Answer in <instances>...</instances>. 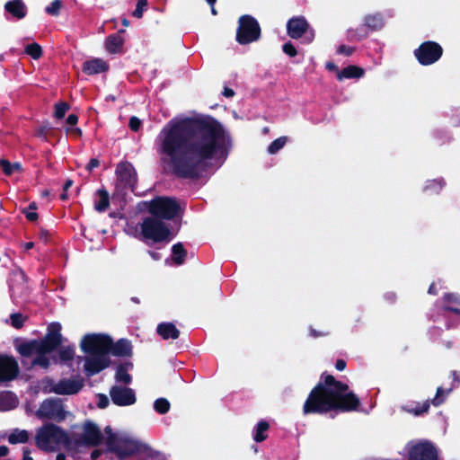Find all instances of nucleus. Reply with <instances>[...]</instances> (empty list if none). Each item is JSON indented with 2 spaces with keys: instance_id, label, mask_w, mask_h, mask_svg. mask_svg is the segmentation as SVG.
<instances>
[{
  "instance_id": "nucleus-1",
  "label": "nucleus",
  "mask_w": 460,
  "mask_h": 460,
  "mask_svg": "<svg viewBox=\"0 0 460 460\" xmlns=\"http://www.w3.org/2000/svg\"><path fill=\"white\" fill-rule=\"evenodd\" d=\"M228 137L212 118L170 121L157 137V151L162 163L183 178L199 177L208 161L222 154Z\"/></svg>"
},
{
  "instance_id": "nucleus-2",
  "label": "nucleus",
  "mask_w": 460,
  "mask_h": 460,
  "mask_svg": "<svg viewBox=\"0 0 460 460\" xmlns=\"http://www.w3.org/2000/svg\"><path fill=\"white\" fill-rule=\"evenodd\" d=\"M359 403L358 396L349 391L346 384L328 375L310 393L303 411L305 414L324 413L332 410L352 411L358 410Z\"/></svg>"
},
{
  "instance_id": "nucleus-3",
  "label": "nucleus",
  "mask_w": 460,
  "mask_h": 460,
  "mask_svg": "<svg viewBox=\"0 0 460 460\" xmlns=\"http://www.w3.org/2000/svg\"><path fill=\"white\" fill-rule=\"evenodd\" d=\"M80 348L85 354L84 371L87 376H93L109 367V354L128 356L131 344L127 340H119L115 344L111 338L103 334H86L80 342Z\"/></svg>"
},
{
  "instance_id": "nucleus-4",
  "label": "nucleus",
  "mask_w": 460,
  "mask_h": 460,
  "mask_svg": "<svg viewBox=\"0 0 460 460\" xmlns=\"http://www.w3.org/2000/svg\"><path fill=\"white\" fill-rule=\"evenodd\" d=\"M61 341V325L58 323H52L49 325L48 332L42 340L22 343L18 347V351L23 357L32 358V366L47 368L49 366L48 354L53 351Z\"/></svg>"
},
{
  "instance_id": "nucleus-5",
  "label": "nucleus",
  "mask_w": 460,
  "mask_h": 460,
  "mask_svg": "<svg viewBox=\"0 0 460 460\" xmlns=\"http://www.w3.org/2000/svg\"><path fill=\"white\" fill-rule=\"evenodd\" d=\"M106 445L108 448L116 453L119 457H127L132 455L141 456L145 458L165 460L164 455L154 451L146 444L127 433H112L110 427H106Z\"/></svg>"
},
{
  "instance_id": "nucleus-6",
  "label": "nucleus",
  "mask_w": 460,
  "mask_h": 460,
  "mask_svg": "<svg viewBox=\"0 0 460 460\" xmlns=\"http://www.w3.org/2000/svg\"><path fill=\"white\" fill-rule=\"evenodd\" d=\"M69 441V434L52 423L39 428L35 435L37 447L48 452L58 451L61 448L70 449Z\"/></svg>"
},
{
  "instance_id": "nucleus-7",
  "label": "nucleus",
  "mask_w": 460,
  "mask_h": 460,
  "mask_svg": "<svg viewBox=\"0 0 460 460\" xmlns=\"http://www.w3.org/2000/svg\"><path fill=\"white\" fill-rule=\"evenodd\" d=\"M69 434L70 449L80 447H96L102 441L101 429L92 420L72 426Z\"/></svg>"
},
{
  "instance_id": "nucleus-8",
  "label": "nucleus",
  "mask_w": 460,
  "mask_h": 460,
  "mask_svg": "<svg viewBox=\"0 0 460 460\" xmlns=\"http://www.w3.org/2000/svg\"><path fill=\"white\" fill-rule=\"evenodd\" d=\"M142 240L160 243L169 240L171 234L167 225L155 217H147L140 225Z\"/></svg>"
},
{
  "instance_id": "nucleus-9",
  "label": "nucleus",
  "mask_w": 460,
  "mask_h": 460,
  "mask_svg": "<svg viewBox=\"0 0 460 460\" xmlns=\"http://www.w3.org/2000/svg\"><path fill=\"white\" fill-rule=\"evenodd\" d=\"M84 387V379L80 376L63 378L60 380L47 379L44 381L43 389L47 393L61 395H72L77 394Z\"/></svg>"
},
{
  "instance_id": "nucleus-10",
  "label": "nucleus",
  "mask_w": 460,
  "mask_h": 460,
  "mask_svg": "<svg viewBox=\"0 0 460 460\" xmlns=\"http://www.w3.org/2000/svg\"><path fill=\"white\" fill-rule=\"evenodd\" d=\"M181 209L178 202L169 197H157L148 203V211L157 217L172 219Z\"/></svg>"
},
{
  "instance_id": "nucleus-11",
  "label": "nucleus",
  "mask_w": 460,
  "mask_h": 460,
  "mask_svg": "<svg viewBox=\"0 0 460 460\" xmlns=\"http://www.w3.org/2000/svg\"><path fill=\"white\" fill-rule=\"evenodd\" d=\"M261 35V29L257 21L250 15L239 18V26L236 40L240 44H248L257 40Z\"/></svg>"
},
{
  "instance_id": "nucleus-12",
  "label": "nucleus",
  "mask_w": 460,
  "mask_h": 460,
  "mask_svg": "<svg viewBox=\"0 0 460 460\" xmlns=\"http://www.w3.org/2000/svg\"><path fill=\"white\" fill-rule=\"evenodd\" d=\"M68 412L64 409L63 403L59 399L49 398L41 402L36 411L40 419H48L57 421L64 420Z\"/></svg>"
},
{
  "instance_id": "nucleus-13",
  "label": "nucleus",
  "mask_w": 460,
  "mask_h": 460,
  "mask_svg": "<svg viewBox=\"0 0 460 460\" xmlns=\"http://www.w3.org/2000/svg\"><path fill=\"white\" fill-rule=\"evenodd\" d=\"M442 52L440 45L433 41H427L415 49L414 54L421 65L429 66L438 61Z\"/></svg>"
},
{
  "instance_id": "nucleus-14",
  "label": "nucleus",
  "mask_w": 460,
  "mask_h": 460,
  "mask_svg": "<svg viewBox=\"0 0 460 460\" xmlns=\"http://www.w3.org/2000/svg\"><path fill=\"white\" fill-rule=\"evenodd\" d=\"M407 447L409 460H438L436 447L428 441L411 442L408 444Z\"/></svg>"
},
{
  "instance_id": "nucleus-15",
  "label": "nucleus",
  "mask_w": 460,
  "mask_h": 460,
  "mask_svg": "<svg viewBox=\"0 0 460 460\" xmlns=\"http://www.w3.org/2000/svg\"><path fill=\"white\" fill-rule=\"evenodd\" d=\"M20 372L17 360L11 355L0 353V383L14 380Z\"/></svg>"
},
{
  "instance_id": "nucleus-16",
  "label": "nucleus",
  "mask_w": 460,
  "mask_h": 460,
  "mask_svg": "<svg viewBox=\"0 0 460 460\" xmlns=\"http://www.w3.org/2000/svg\"><path fill=\"white\" fill-rule=\"evenodd\" d=\"M118 176L117 188L130 189L134 190L137 184V172L132 164L122 163L116 170Z\"/></svg>"
},
{
  "instance_id": "nucleus-17",
  "label": "nucleus",
  "mask_w": 460,
  "mask_h": 460,
  "mask_svg": "<svg viewBox=\"0 0 460 460\" xmlns=\"http://www.w3.org/2000/svg\"><path fill=\"white\" fill-rule=\"evenodd\" d=\"M112 402L119 406L132 405L136 402V395L132 389L115 385L110 391Z\"/></svg>"
},
{
  "instance_id": "nucleus-18",
  "label": "nucleus",
  "mask_w": 460,
  "mask_h": 460,
  "mask_svg": "<svg viewBox=\"0 0 460 460\" xmlns=\"http://www.w3.org/2000/svg\"><path fill=\"white\" fill-rule=\"evenodd\" d=\"M309 26L304 17H294L288 22V34L293 39H298L307 32Z\"/></svg>"
},
{
  "instance_id": "nucleus-19",
  "label": "nucleus",
  "mask_w": 460,
  "mask_h": 460,
  "mask_svg": "<svg viewBox=\"0 0 460 460\" xmlns=\"http://www.w3.org/2000/svg\"><path fill=\"white\" fill-rule=\"evenodd\" d=\"M19 404L17 395L11 391L0 392V411H8L15 409Z\"/></svg>"
},
{
  "instance_id": "nucleus-20",
  "label": "nucleus",
  "mask_w": 460,
  "mask_h": 460,
  "mask_svg": "<svg viewBox=\"0 0 460 460\" xmlns=\"http://www.w3.org/2000/svg\"><path fill=\"white\" fill-rule=\"evenodd\" d=\"M4 9L17 19H22L26 15V6L22 0L8 1Z\"/></svg>"
},
{
  "instance_id": "nucleus-21",
  "label": "nucleus",
  "mask_w": 460,
  "mask_h": 460,
  "mask_svg": "<svg viewBox=\"0 0 460 460\" xmlns=\"http://www.w3.org/2000/svg\"><path fill=\"white\" fill-rule=\"evenodd\" d=\"M107 64L100 58L88 60L83 65V71L87 75H94L107 70Z\"/></svg>"
},
{
  "instance_id": "nucleus-22",
  "label": "nucleus",
  "mask_w": 460,
  "mask_h": 460,
  "mask_svg": "<svg viewBox=\"0 0 460 460\" xmlns=\"http://www.w3.org/2000/svg\"><path fill=\"white\" fill-rule=\"evenodd\" d=\"M157 332L164 340H168V339L175 340L180 335V332L171 323H160L157 327Z\"/></svg>"
},
{
  "instance_id": "nucleus-23",
  "label": "nucleus",
  "mask_w": 460,
  "mask_h": 460,
  "mask_svg": "<svg viewBox=\"0 0 460 460\" xmlns=\"http://www.w3.org/2000/svg\"><path fill=\"white\" fill-rule=\"evenodd\" d=\"M30 433L26 429H14L8 436L10 444L26 443L29 440Z\"/></svg>"
},
{
  "instance_id": "nucleus-24",
  "label": "nucleus",
  "mask_w": 460,
  "mask_h": 460,
  "mask_svg": "<svg viewBox=\"0 0 460 460\" xmlns=\"http://www.w3.org/2000/svg\"><path fill=\"white\" fill-rule=\"evenodd\" d=\"M123 45V39L118 34L111 35L106 40V49L110 53H118Z\"/></svg>"
},
{
  "instance_id": "nucleus-25",
  "label": "nucleus",
  "mask_w": 460,
  "mask_h": 460,
  "mask_svg": "<svg viewBox=\"0 0 460 460\" xmlns=\"http://www.w3.org/2000/svg\"><path fill=\"white\" fill-rule=\"evenodd\" d=\"M75 346L61 347L58 350V358L60 363L69 365L75 358Z\"/></svg>"
},
{
  "instance_id": "nucleus-26",
  "label": "nucleus",
  "mask_w": 460,
  "mask_h": 460,
  "mask_svg": "<svg viewBox=\"0 0 460 460\" xmlns=\"http://www.w3.org/2000/svg\"><path fill=\"white\" fill-rule=\"evenodd\" d=\"M269 423L265 420H261L258 422L254 429L253 439L256 442H261L267 438V431L269 429Z\"/></svg>"
},
{
  "instance_id": "nucleus-27",
  "label": "nucleus",
  "mask_w": 460,
  "mask_h": 460,
  "mask_svg": "<svg viewBox=\"0 0 460 460\" xmlns=\"http://www.w3.org/2000/svg\"><path fill=\"white\" fill-rule=\"evenodd\" d=\"M364 71L355 66H349L348 67H345L339 75V79L343 78H359L363 75Z\"/></svg>"
},
{
  "instance_id": "nucleus-28",
  "label": "nucleus",
  "mask_w": 460,
  "mask_h": 460,
  "mask_svg": "<svg viewBox=\"0 0 460 460\" xmlns=\"http://www.w3.org/2000/svg\"><path fill=\"white\" fill-rule=\"evenodd\" d=\"M97 196L99 199L95 202L94 208L98 212H103L109 207V194L105 190H99Z\"/></svg>"
},
{
  "instance_id": "nucleus-29",
  "label": "nucleus",
  "mask_w": 460,
  "mask_h": 460,
  "mask_svg": "<svg viewBox=\"0 0 460 460\" xmlns=\"http://www.w3.org/2000/svg\"><path fill=\"white\" fill-rule=\"evenodd\" d=\"M172 261L177 264L180 265L183 263L185 256H186V251L183 248L181 243H176L172 248Z\"/></svg>"
},
{
  "instance_id": "nucleus-30",
  "label": "nucleus",
  "mask_w": 460,
  "mask_h": 460,
  "mask_svg": "<svg viewBox=\"0 0 460 460\" xmlns=\"http://www.w3.org/2000/svg\"><path fill=\"white\" fill-rule=\"evenodd\" d=\"M365 23L367 27L376 30L383 26V18L379 13L369 14L365 18Z\"/></svg>"
},
{
  "instance_id": "nucleus-31",
  "label": "nucleus",
  "mask_w": 460,
  "mask_h": 460,
  "mask_svg": "<svg viewBox=\"0 0 460 460\" xmlns=\"http://www.w3.org/2000/svg\"><path fill=\"white\" fill-rule=\"evenodd\" d=\"M445 186V181L442 179L431 180L426 182L424 186L425 191H430L431 193H438Z\"/></svg>"
},
{
  "instance_id": "nucleus-32",
  "label": "nucleus",
  "mask_w": 460,
  "mask_h": 460,
  "mask_svg": "<svg viewBox=\"0 0 460 460\" xmlns=\"http://www.w3.org/2000/svg\"><path fill=\"white\" fill-rule=\"evenodd\" d=\"M0 166L6 175H12L21 171L19 163L11 164L6 160H0Z\"/></svg>"
},
{
  "instance_id": "nucleus-33",
  "label": "nucleus",
  "mask_w": 460,
  "mask_h": 460,
  "mask_svg": "<svg viewBox=\"0 0 460 460\" xmlns=\"http://www.w3.org/2000/svg\"><path fill=\"white\" fill-rule=\"evenodd\" d=\"M452 391V389H447V390H444L443 388L441 387H438L437 389V393H436V395L435 397L433 398L432 400V404L436 407L439 406L440 404H442L446 398L448 396V394H450V392Z\"/></svg>"
},
{
  "instance_id": "nucleus-34",
  "label": "nucleus",
  "mask_w": 460,
  "mask_h": 460,
  "mask_svg": "<svg viewBox=\"0 0 460 460\" xmlns=\"http://www.w3.org/2000/svg\"><path fill=\"white\" fill-rule=\"evenodd\" d=\"M288 141L287 137H280L274 140L268 147V152L270 155H274L284 147Z\"/></svg>"
},
{
  "instance_id": "nucleus-35",
  "label": "nucleus",
  "mask_w": 460,
  "mask_h": 460,
  "mask_svg": "<svg viewBox=\"0 0 460 460\" xmlns=\"http://www.w3.org/2000/svg\"><path fill=\"white\" fill-rule=\"evenodd\" d=\"M154 408L155 411L160 414L166 413L170 409V402L164 398H159L155 400L154 403Z\"/></svg>"
},
{
  "instance_id": "nucleus-36",
  "label": "nucleus",
  "mask_w": 460,
  "mask_h": 460,
  "mask_svg": "<svg viewBox=\"0 0 460 460\" xmlns=\"http://www.w3.org/2000/svg\"><path fill=\"white\" fill-rule=\"evenodd\" d=\"M63 7L61 0H54L49 5L45 8L47 13L52 16H58Z\"/></svg>"
},
{
  "instance_id": "nucleus-37",
  "label": "nucleus",
  "mask_w": 460,
  "mask_h": 460,
  "mask_svg": "<svg viewBox=\"0 0 460 460\" xmlns=\"http://www.w3.org/2000/svg\"><path fill=\"white\" fill-rule=\"evenodd\" d=\"M25 52L29 56H31L32 58L37 59V58H40V56L42 54V49L39 44L31 43L26 47Z\"/></svg>"
},
{
  "instance_id": "nucleus-38",
  "label": "nucleus",
  "mask_w": 460,
  "mask_h": 460,
  "mask_svg": "<svg viewBox=\"0 0 460 460\" xmlns=\"http://www.w3.org/2000/svg\"><path fill=\"white\" fill-rule=\"evenodd\" d=\"M403 409L406 411L413 413L414 415L418 416V415H420V414L428 411V410L429 409V402L425 401L422 403H419L414 409H410V408H406V407H403Z\"/></svg>"
},
{
  "instance_id": "nucleus-39",
  "label": "nucleus",
  "mask_w": 460,
  "mask_h": 460,
  "mask_svg": "<svg viewBox=\"0 0 460 460\" xmlns=\"http://www.w3.org/2000/svg\"><path fill=\"white\" fill-rule=\"evenodd\" d=\"M116 380L118 382H121L124 384H129L131 381V376L127 372L126 368L124 367H118L116 371Z\"/></svg>"
},
{
  "instance_id": "nucleus-40",
  "label": "nucleus",
  "mask_w": 460,
  "mask_h": 460,
  "mask_svg": "<svg viewBox=\"0 0 460 460\" xmlns=\"http://www.w3.org/2000/svg\"><path fill=\"white\" fill-rule=\"evenodd\" d=\"M146 6H147L146 0H138L137 3L136 9L133 12V15L136 18H141L143 16L144 11L146 9Z\"/></svg>"
},
{
  "instance_id": "nucleus-41",
  "label": "nucleus",
  "mask_w": 460,
  "mask_h": 460,
  "mask_svg": "<svg viewBox=\"0 0 460 460\" xmlns=\"http://www.w3.org/2000/svg\"><path fill=\"white\" fill-rule=\"evenodd\" d=\"M68 109H69V106L66 102H61V103L56 104L55 117L58 119H62L65 116V114Z\"/></svg>"
},
{
  "instance_id": "nucleus-42",
  "label": "nucleus",
  "mask_w": 460,
  "mask_h": 460,
  "mask_svg": "<svg viewBox=\"0 0 460 460\" xmlns=\"http://www.w3.org/2000/svg\"><path fill=\"white\" fill-rule=\"evenodd\" d=\"M11 319V324L15 327V328H19L22 325V323H23V318H22V315L20 314H13L11 315L10 317Z\"/></svg>"
},
{
  "instance_id": "nucleus-43",
  "label": "nucleus",
  "mask_w": 460,
  "mask_h": 460,
  "mask_svg": "<svg viewBox=\"0 0 460 460\" xmlns=\"http://www.w3.org/2000/svg\"><path fill=\"white\" fill-rule=\"evenodd\" d=\"M444 299L446 302L460 305V295L458 294H446Z\"/></svg>"
},
{
  "instance_id": "nucleus-44",
  "label": "nucleus",
  "mask_w": 460,
  "mask_h": 460,
  "mask_svg": "<svg viewBox=\"0 0 460 460\" xmlns=\"http://www.w3.org/2000/svg\"><path fill=\"white\" fill-rule=\"evenodd\" d=\"M283 51L289 57H295L297 53L296 48L289 42L283 45Z\"/></svg>"
},
{
  "instance_id": "nucleus-45",
  "label": "nucleus",
  "mask_w": 460,
  "mask_h": 460,
  "mask_svg": "<svg viewBox=\"0 0 460 460\" xmlns=\"http://www.w3.org/2000/svg\"><path fill=\"white\" fill-rule=\"evenodd\" d=\"M141 121L137 117H132L129 120V127L133 131H137L140 128Z\"/></svg>"
},
{
  "instance_id": "nucleus-46",
  "label": "nucleus",
  "mask_w": 460,
  "mask_h": 460,
  "mask_svg": "<svg viewBox=\"0 0 460 460\" xmlns=\"http://www.w3.org/2000/svg\"><path fill=\"white\" fill-rule=\"evenodd\" d=\"M108 404H109L108 397L106 395L100 394L98 402H97L98 407L103 409V408L107 407Z\"/></svg>"
},
{
  "instance_id": "nucleus-47",
  "label": "nucleus",
  "mask_w": 460,
  "mask_h": 460,
  "mask_svg": "<svg viewBox=\"0 0 460 460\" xmlns=\"http://www.w3.org/2000/svg\"><path fill=\"white\" fill-rule=\"evenodd\" d=\"M353 49L350 47L347 46H340L338 49V53L343 54L345 56H349L352 53Z\"/></svg>"
},
{
  "instance_id": "nucleus-48",
  "label": "nucleus",
  "mask_w": 460,
  "mask_h": 460,
  "mask_svg": "<svg viewBox=\"0 0 460 460\" xmlns=\"http://www.w3.org/2000/svg\"><path fill=\"white\" fill-rule=\"evenodd\" d=\"M66 132L71 134L74 137H80L82 134L81 129L76 127L66 128Z\"/></svg>"
},
{
  "instance_id": "nucleus-49",
  "label": "nucleus",
  "mask_w": 460,
  "mask_h": 460,
  "mask_svg": "<svg viewBox=\"0 0 460 460\" xmlns=\"http://www.w3.org/2000/svg\"><path fill=\"white\" fill-rule=\"evenodd\" d=\"M77 121H78V118L75 114H70L66 119V123L68 125L72 126V128L77 123Z\"/></svg>"
},
{
  "instance_id": "nucleus-50",
  "label": "nucleus",
  "mask_w": 460,
  "mask_h": 460,
  "mask_svg": "<svg viewBox=\"0 0 460 460\" xmlns=\"http://www.w3.org/2000/svg\"><path fill=\"white\" fill-rule=\"evenodd\" d=\"M98 166H99V161L95 158H93L90 160L89 164H87L86 169L88 171H92L93 169H94Z\"/></svg>"
},
{
  "instance_id": "nucleus-51",
  "label": "nucleus",
  "mask_w": 460,
  "mask_h": 460,
  "mask_svg": "<svg viewBox=\"0 0 460 460\" xmlns=\"http://www.w3.org/2000/svg\"><path fill=\"white\" fill-rule=\"evenodd\" d=\"M24 214L30 221H35L38 218V215L34 211H24Z\"/></svg>"
},
{
  "instance_id": "nucleus-52",
  "label": "nucleus",
  "mask_w": 460,
  "mask_h": 460,
  "mask_svg": "<svg viewBox=\"0 0 460 460\" xmlns=\"http://www.w3.org/2000/svg\"><path fill=\"white\" fill-rule=\"evenodd\" d=\"M335 367H336V368H337L339 371H342V370H344V369H345V367H346V363H345V361H344V360H342V359H338V360L336 361Z\"/></svg>"
},
{
  "instance_id": "nucleus-53",
  "label": "nucleus",
  "mask_w": 460,
  "mask_h": 460,
  "mask_svg": "<svg viewBox=\"0 0 460 460\" xmlns=\"http://www.w3.org/2000/svg\"><path fill=\"white\" fill-rule=\"evenodd\" d=\"M223 94L226 97H233L234 94V92L232 89H230V88H225V90L223 92Z\"/></svg>"
},
{
  "instance_id": "nucleus-54",
  "label": "nucleus",
  "mask_w": 460,
  "mask_h": 460,
  "mask_svg": "<svg viewBox=\"0 0 460 460\" xmlns=\"http://www.w3.org/2000/svg\"><path fill=\"white\" fill-rule=\"evenodd\" d=\"M8 454V447L5 446L0 447V457L4 456Z\"/></svg>"
},
{
  "instance_id": "nucleus-55",
  "label": "nucleus",
  "mask_w": 460,
  "mask_h": 460,
  "mask_svg": "<svg viewBox=\"0 0 460 460\" xmlns=\"http://www.w3.org/2000/svg\"><path fill=\"white\" fill-rule=\"evenodd\" d=\"M14 277H15V279H16L17 280H20V279H21V280H23V281L25 280V276H24V274H23V272H22V271H19V272L15 273V274H14Z\"/></svg>"
},
{
  "instance_id": "nucleus-56",
  "label": "nucleus",
  "mask_w": 460,
  "mask_h": 460,
  "mask_svg": "<svg viewBox=\"0 0 460 460\" xmlns=\"http://www.w3.org/2000/svg\"><path fill=\"white\" fill-rule=\"evenodd\" d=\"M23 460H33L32 457L30 456V451L27 449L23 450Z\"/></svg>"
},
{
  "instance_id": "nucleus-57",
  "label": "nucleus",
  "mask_w": 460,
  "mask_h": 460,
  "mask_svg": "<svg viewBox=\"0 0 460 460\" xmlns=\"http://www.w3.org/2000/svg\"><path fill=\"white\" fill-rule=\"evenodd\" d=\"M310 332H311V335L314 337L323 336L326 334L325 332L316 333L315 331L313 329H311Z\"/></svg>"
},
{
  "instance_id": "nucleus-58",
  "label": "nucleus",
  "mask_w": 460,
  "mask_h": 460,
  "mask_svg": "<svg viewBox=\"0 0 460 460\" xmlns=\"http://www.w3.org/2000/svg\"><path fill=\"white\" fill-rule=\"evenodd\" d=\"M435 286H436V284H435V283H432V284L430 285V287H429V294H436V293H437V291H436V289H435Z\"/></svg>"
},
{
  "instance_id": "nucleus-59",
  "label": "nucleus",
  "mask_w": 460,
  "mask_h": 460,
  "mask_svg": "<svg viewBox=\"0 0 460 460\" xmlns=\"http://www.w3.org/2000/svg\"><path fill=\"white\" fill-rule=\"evenodd\" d=\"M100 454H101V452H100L99 450H94V451L92 453V456H92V458H93V459H96V458H98V457H99Z\"/></svg>"
},
{
  "instance_id": "nucleus-60",
  "label": "nucleus",
  "mask_w": 460,
  "mask_h": 460,
  "mask_svg": "<svg viewBox=\"0 0 460 460\" xmlns=\"http://www.w3.org/2000/svg\"><path fill=\"white\" fill-rule=\"evenodd\" d=\"M446 309H447V310L453 311V312H455V313H456V314H460V309H458V308H454L453 306H450V305L447 306V307H446Z\"/></svg>"
},
{
  "instance_id": "nucleus-61",
  "label": "nucleus",
  "mask_w": 460,
  "mask_h": 460,
  "mask_svg": "<svg viewBox=\"0 0 460 460\" xmlns=\"http://www.w3.org/2000/svg\"><path fill=\"white\" fill-rule=\"evenodd\" d=\"M149 254L151 255V257L154 259V260H159L160 259V255L156 252H149Z\"/></svg>"
},
{
  "instance_id": "nucleus-62",
  "label": "nucleus",
  "mask_w": 460,
  "mask_h": 460,
  "mask_svg": "<svg viewBox=\"0 0 460 460\" xmlns=\"http://www.w3.org/2000/svg\"><path fill=\"white\" fill-rule=\"evenodd\" d=\"M56 460H66V455L62 453L58 454L56 456Z\"/></svg>"
},
{
  "instance_id": "nucleus-63",
  "label": "nucleus",
  "mask_w": 460,
  "mask_h": 460,
  "mask_svg": "<svg viewBox=\"0 0 460 460\" xmlns=\"http://www.w3.org/2000/svg\"><path fill=\"white\" fill-rule=\"evenodd\" d=\"M32 247H33V243H31V242H30V243H26L24 244V248H25L26 250L31 249Z\"/></svg>"
},
{
  "instance_id": "nucleus-64",
  "label": "nucleus",
  "mask_w": 460,
  "mask_h": 460,
  "mask_svg": "<svg viewBox=\"0 0 460 460\" xmlns=\"http://www.w3.org/2000/svg\"><path fill=\"white\" fill-rule=\"evenodd\" d=\"M71 185H72V181H70V180L66 181V182L64 186V190H66Z\"/></svg>"
}]
</instances>
